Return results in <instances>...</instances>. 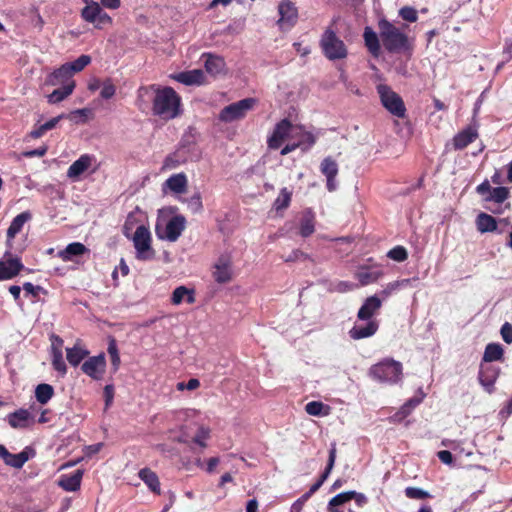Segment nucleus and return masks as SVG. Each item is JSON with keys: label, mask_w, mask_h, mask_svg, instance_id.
Wrapping results in <instances>:
<instances>
[{"label": "nucleus", "mask_w": 512, "mask_h": 512, "mask_svg": "<svg viewBox=\"0 0 512 512\" xmlns=\"http://www.w3.org/2000/svg\"><path fill=\"white\" fill-rule=\"evenodd\" d=\"M378 30L384 49L390 54H411L413 45L408 35L387 19L378 21Z\"/></svg>", "instance_id": "1"}, {"label": "nucleus", "mask_w": 512, "mask_h": 512, "mask_svg": "<svg viewBox=\"0 0 512 512\" xmlns=\"http://www.w3.org/2000/svg\"><path fill=\"white\" fill-rule=\"evenodd\" d=\"M151 110L163 120H172L181 114V98L172 87L160 88Z\"/></svg>", "instance_id": "2"}, {"label": "nucleus", "mask_w": 512, "mask_h": 512, "mask_svg": "<svg viewBox=\"0 0 512 512\" xmlns=\"http://www.w3.org/2000/svg\"><path fill=\"white\" fill-rule=\"evenodd\" d=\"M368 375L379 383L393 385L402 379L403 366L393 358H384L369 368Z\"/></svg>", "instance_id": "3"}, {"label": "nucleus", "mask_w": 512, "mask_h": 512, "mask_svg": "<svg viewBox=\"0 0 512 512\" xmlns=\"http://www.w3.org/2000/svg\"><path fill=\"white\" fill-rule=\"evenodd\" d=\"M319 46L323 55L330 61L342 60L348 56V48L336 34L333 25L324 30L319 40Z\"/></svg>", "instance_id": "4"}, {"label": "nucleus", "mask_w": 512, "mask_h": 512, "mask_svg": "<svg viewBox=\"0 0 512 512\" xmlns=\"http://www.w3.org/2000/svg\"><path fill=\"white\" fill-rule=\"evenodd\" d=\"M376 89L380 97L381 104L389 113L398 118H404L406 116V107L399 94L393 91L391 87L386 84H379Z\"/></svg>", "instance_id": "5"}, {"label": "nucleus", "mask_w": 512, "mask_h": 512, "mask_svg": "<svg viewBox=\"0 0 512 512\" xmlns=\"http://www.w3.org/2000/svg\"><path fill=\"white\" fill-rule=\"evenodd\" d=\"M151 242L152 238L149 229L144 225L138 226L133 236L136 258L138 260L148 261L154 259L155 251L151 247Z\"/></svg>", "instance_id": "6"}, {"label": "nucleus", "mask_w": 512, "mask_h": 512, "mask_svg": "<svg viewBox=\"0 0 512 512\" xmlns=\"http://www.w3.org/2000/svg\"><path fill=\"white\" fill-rule=\"evenodd\" d=\"M257 103L255 98H245L225 106L219 114V119L223 122H233L243 119Z\"/></svg>", "instance_id": "7"}, {"label": "nucleus", "mask_w": 512, "mask_h": 512, "mask_svg": "<svg viewBox=\"0 0 512 512\" xmlns=\"http://www.w3.org/2000/svg\"><path fill=\"white\" fill-rule=\"evenodd\" d=\"M278 25L282 30L293 28L298 21V9L291 0H281L278 4Z\"/></svg>", "instance_id": "8"}, {"label": "nucleus", "mask_w": 512, "mask_h": 512, "mask_svg": "<svg viewBox=\"0 0 512 512\" xmlns=\"http://www.w3.org/2000/svg\"><path fill=\"white\" fill-rule=\"evenodd\" d=\"M294 138L293 125L288 119H283L275 125L267 144L270 149H278L286 139Z\"/></svg>", "instance_id": "9"}, {"label": "nucleus", "mask_w": 512, "mask_h": 512, "mask_svg": "<svg viewBox=\"0 0 512 512\" xmlns=\"http://www.w3.org/2000/svg\"><path fill=\"white\" fill-rule=\"evenodd\" d=\"M106 358L104 353L89 357L81 365V370L84 374L91 377L93 380L100 381L103 379L106 372Z\"/></svg>", "instance_id": "10"}, {"label": "nucleus", "mask_w": 512, "mask_h": 512, "mask_svg": "<svg viewBox=\"0 0 512 512\" xmlns=\"http://www.w3.org/2000/svg\"><path fill=\"white\" fill-rule=\"evenodd\" d=\"M214 280L218 284H226L233 279L232 262L228 256L222 255L214 264L212 273Z\"/></svg>", "instance_id": "11"}, {"label": "nucleus", "mask_w": 512, "mask_h": 512, "mask_svg": "<svg viewBox=\"0 0 512 512\" xmlns=\"http://www.w3.org/2000/svg\"><path fill=\"white\" fill-rule=\"evenodd\" d=\"M34 406L29 409L20 408L7 416V421L12 428L25 429L35 423L34 416L30 410H34Z\"/></svg>", "instance_id": "12"}, {"label": "nucleus", "mask_w": 512, "mask_h": 512, "mask_svg": "<svg viewBox=\"0 0 512 512\" xmlns=\"http://www.w3.org/2000/svg\"><path fill=\"white\" fill-rule=\"evenodd\" d=\"M478 136V126L476 124L468 125L453 137V148L455 150H463L473 143Z\"/></svg>", "instance_id": "13"}, {"label": "nucleus", "mask_w": 512, "mask_h": 512, "mask_svg": "<svg viewBox=\"0 0 512 512\" xmlns=\"http://www.w3.org/2000/svg\"><path fill=\"white\" fill-rule=\"evenodd\" d=\"M186 227V219L183 215H175L169 219L165 227V235L161 236L157 230L160 238H166L170 242H175L181 236Z\"/></svg>", "instance_id": "14"}, {"label": "nucleus", "mask_w": 512, "mask_h": 512, "mask_svg": "<svg viewBox=\"0 0 512 512\" xmlns=\"http://www.w3.org/2000/svg\"><path fill=\"white\" fill-rule=\"evenodd\" d=\"M160 87L152 84L147 86H140L137 90L136 106L141 111H146L155 102L156 94Z\"/></svg>", "instance_id": "15"}, {"label": "nucleus", "mask_w": 512, "mask_h": 512, "mask_svg": "<svg viewBox=\"0 0 512 512\" xmlns=\"http://www.w3.org/2000/svg\"><path fill=\"white\" fill-rule=\"evenodd\" d=\"M320 171L326 177L328 191H334L336 189L335 178L339 171L337 162L331 156L325 157L320 164Z\"/></svg>", "instance_id": "16"}, {"label": "nucleus", "mask_w": 512, "mask_h": 512, "mask_svg": "<svg viewBox=\"0 0 512 512\" xmlns=\"http://www.w3.org/2000/svg\"><path fill=\"white\" fill-rule=\"evenodd\" d=\"M23 269L24 265L19 257L9 258L5 261L0 260V281L13 279Z\"/></svg>", "instance_id": "17"}, {"label": "nucleus", "mask_w": 512, "mask_h": 512, "mask_svg": "<svg viewBox=\"0 0 512 512\" xmlns=\"http://www.w3.org/2000/svg\"><path fill=\"white\" fill-rule=\"evenodd\" d=\"M382 301L377 295L365 299L357 313V318L362 321H370L372 317L380 310Z\"/></svg>", "instance_id": "18"}, {"label": "nucleus", "mask_w": 512, "mask_h": 512, "mask_svg": "<svg viewBox=\"0 0 512 512\" xmlns=\"http://www.w3.org/2000/svg\"><path fill=\"white\" fill-rule=\"evenodd\" d=\"M95 157L90 154L81 155L76 161H74L67 170V176L70 179H78L84 172H86L93 162Z\"/></svg>", "instance_id": "19"}, {"label": "nucleus", "mask_w": 512, "mask_h": 512, "mask_svg": "<svg viewBox=\"0 0 512 512\" xmlns=\"http://www.w3.org/2000/svg\"><path fill=\"white\" fill-rule=\"evenodd\" d=\"M363 39L368 52L374 58H378L381 54L382 44L380 34L378 35L371 27L367 26L364 28Z\"/></svg>", "instance_id": "20"}, {"label": "nucleus", "mask_w": 512, "mask_h": 512, "mask_svg": "<svg viewBox=\"0 0 512 512\" xmlns=\"http://www.w3.org/2000/svg\"><path fill=\"white\" fill-rule=\"evenodd\" d=\"M84 471L77 469L72 474H64L58 481L59 487L68 492H76L81 487Z\"/></svg>", "instance_id": "21"}, {"label": "nucleus", "mask_w": 512, "mask_h": 512, "mask_svg": "<svg viewBox=\"0 0 512 512\" xmlns=\"http://www.w3.org/2000/svg\"><path fill=\"white\" fill-rule=\"evenodd\" d=\"M379 328L376 320H370L366 325H354L349 331V335L354 340H360L373 336Z\"/></svg>", "instance_id": "22"}, {"label": "nucleus", "mask_w": 512, "mask_h": 512, "mask_svg": "<svg viewBox=\"0 0 512 512\" xmlns=\"http://www.w3.org/2000/svg\"><path fill=\"white\" fill-rule=\"evenodd\" d=\"M497 377L498 370L496 368L492 366L485 367L481 365L478 379L480 384L485 388L487 392L491 393L493 391Z\"/></svg>", "instance_id": "23"}, {"label": "nucleus", "mask_w": 512, "mask_h": 512, "mask_svg": "<svg viewBox=\"0 0 512 512\" xmlns=\"http://www.w3.org/2000/svg\"><path fill=\"white\" fill-rule=\"evenodd\" d=\"M72 73L69 70L68 65L65 63L61 65L59 68L55 69L51 74L48 75L46 82L49 85L57 86V85H65L72 79Z\"/></svg>", "instance_id": "24"}, {"label": "nucleus", "mask_w": 512, "mask_h": 512, "mask_svg": "<svg viewBox=\"0 0 512 512\" xmlns=\"http://www.w3.org/2000/svg\"><path fill=\"white\" fill-rule=\"evenodd\" d=\"M202 58L205 59V70L213 76L220 74L225 68V61L221 56L212 53H203Z\"/></svg>", "instance_id": "25"}, {"label": "nucleus", "mask_w": 512, "mask_h": 512, "mask_svg": "<svg viewBox=\"0 0 512 512\" xmlns=\"http://www.w3.org/2000/svg\"><path fill=\"white\" fill-rule=\"evenodd\" d=\"M164 186L174 193L183 194L188 187L187 176L183 172L173 174L165 181Z\"/></svg>", "instance_id": "26"}, {"label": "nucleus", "mask_w": 512, "mask_h": 512, "mask_svg": "<svg viewBox=\"0 0 512 512\" xmlns=\"http://www.w3.org/2000/svg\"><path fill=\"white\" fill-rule=\"evenodd\" d=\"M315 222V214L311 209L303 211L299 224V233L303 238H307L315 232Z\"/></svg>", "instance_id": "27"}, {"label": "nucleus", "mask_w": 512, "mask_h": 512, "mask_svg": "<svg viewBox=\"0 0 512 512\" xmlns=\"http://www.w3.org/2000/svg\"><path fill=\"white\" fill-rule=\"evenodd\" d=\"M335 459H336V447H335V445H332V448L329 451L328 463H327V466H326L324 472L321 474L320 478L313 485H311V487L308 490V492L311 495L316 493L320 489V487L323 485V483L326 481L329 474L331 473V470L334 467Z\"/></svg>", "instance_id": "28"}, {"label": "nucleus", "mask_w": 512, "mask_h": 512, "mask_svg": "<svg viewBox=\"0 0 512 512\" xmlns=\"http://www.w3.org/2000/svg\"><path fill=\"white\" fill-rule=\"evenodd\" d=\"M175 79L185 85H201L205 82V74L200 69H194L177 74Z\"/></svg>", "instance_id": "29"}, {"label": "nucleus", "mask_w": 512, "mask_h": 512, "mask_svg": "<svg viewBox=\"0 0 512 512\" xmlns=\"http://www.w3.org/2000/svg\"><path fill=\"white\" fill-rule=\"evenodd\" d=\"M477 230L480 233L495 232L498 228L496 219L485 212H480L475 220Z\"/></svg>", "instance_id": "30"}, {"label": "nucleus", "mask_w": 512, "mask_h": 512, "mask_svg": "<svg viewBox=\"0 0 512 512\" xmlns=\"http://www.w3.org/2000/svg\"><path fill=\"white\" fill-rule=\"evenodd\" d=\"M184 300L188 304L195 303V290L187 288L186 286H178L172 293L171 303L173 305H180Z\"/></svg>", "instance_id": "31"}, {"label": "nucleus", "mask_w": 512, "mask_h": 512, "mask_svg": "<svg viewBox=\"0 0 512 512\" xmlns=\"http://www.w3.org/2000/svg\"><path fill=\"white\" fill-rule=\"evenodd\" d=\"M138 476L152 492L160 495V481L154 471H152L150 468H143L139 471Z\"/></svg>", "instance_id": "32"}, {"label": "nucleus", "mask_w": 512, "mask_h": 512, "mask_svg": "<svg viewBox=\"0 0 512 512\" xmlns=\"http://www.w3.org/2000/svg\"><path fill=\"white\" fill-rule=\"evenodd\" d=\"M383 276L381 270H370L367 267H360L355 277L362 286L377 282Z\"/></svg>", "instance_id": "33"}, {"label": "nucleus", "mask_w": 512, "mask_h": 512, "mask_svg": "<svg viewBox=\"0 0 512 512\" xmlns=\"http://www.w3.org/2000/svg\"><path fill=\"white\" fill-rule=\"evenodd\" d=\"M89 252V249L80 242H72L66 248L59 252V257L63 261H71L74 256H80Z\"/></svg>", "instance_id": "34"}, {"label": "nucleus", "mask_w": 512, "mask_h": 512, "mask_svg": "<svg viewBox=\"0 0 512 512\" xmlns=\"http://www.w3.org/2000/svg\"><path fill=\"white\" fill-rule=\"evenodd\" d=\"M75 81L71 80L60 88L55 89L48 95V102L51 104L59 103L71 95L75 89Z\"/></svg>", "instance_id": "35"}, {"label": "nucleus", "mask_w": 512, "mask_h": 512, "mask_svg": "<svg viewBox=\"0 0 512 512\" xmlns=\"http://www.w3.org/2000/svg\"><path fill=\"white\" fill-rule=\"evenodd\" d=\"M31 219V213L28 211L18 214L7 229V238L13 239L23 228L24 224Z\"/></svg>", "instance_id": "36"}, {"label": "nucleus", "mask_w": 512, "mask_h": 512, "mask_svg": "<svg viewBox=\"0 0 512 512\" xmlns=\"http://www.w3.org/2000/svg\"><path fill=\"white\" fill-rule=\"evenodd\" d=\"M54 396V388L50 384L41 383L35 388L36 400L42 404H47Z\"/></svg>", "instance_id": "37"}, {"label": "nucleus", "mask_w": 512, "mask_h": 512, "mask_svg": "<svg viewBox=\"0 0 512 512\" xmlns=\"http://www.w3.org/2000/svg\"><path fill=\"white\" fill-rule=\"evenodd\" d=\"M503 348L498 343H489L485 347L484 355H483V361L484 362H493L501 360L503 357Z\"/></svg>", "instance_id": "38"}, {"label": "nucleus", "mask_w": 512, "mask_h": 512, "mask_svg": "<svg viewBox=\"0 0 512 512\" xmlns=\"http://www.w3.org/2000/svg\"><path fill=\"white\" fill-rule=\"evenodd\" d=\"M100 9L101 7L97 2H87V5L81 10V17L88 23H96Z\"/></svg>", "instance_id": "39"}, {"label": "nucleus", "mask_w": 512, "mask_h": 512, "mask_svg": "<svg viewBox=\"0 0 512 512\" xmlns=\"http://www.w3.org/2000/svg\"><path fill=\"white\" fill-rule=\"evenodd\" d=\"M88 354L87 350L78 346L66 349V358L72 366H78Z\"/></svg>", "instance_id": "40"}, {"label": "nucleus", "mask_w": 512, "mask_h": 512, "mask_svg": "<svg viewBox=\"0 0 512 512\" xmlns=\"http://www.w3.org/2000/svg\"><path fill=\"white\" fill-rule=\"evenodd\" d=\"M185 162H186V157L183 156L180 151H176V152L166 156L161 170L166 171V170L175 169L178 166H180L181 164H184Z\"/></svg>", "instance_id": "41"}, {"label": "nucleus", "mask_w": 512, "mask_h": 512, "mask_svg": "<svg viewBox=\"0 0 512 512\" xmlns=\"http://www.w3.org/2000/svg\"><path fill=\"white\" fill-rule=\"evenodd\" d=\"M294 138H298V141L295 143L299 144V148H301L303 152L310 150L316 143V137L311 132L307 131L294 133Z\"/></svg>", "instance_id": "42"}, {"label": "nucleus", "mask_w": 512, "mask_h": 512, "mask_svg": "<svg viewBox=\"0 0 512 512\" xmlns=\"http://www.w3.org/2000/svg\"><path fill=\"white\" fill-rule=\"evenodd\" d=\"M292 199V191L284 187L280 190L278 197L275 199L273 207L278 211L285 210L289 207Z\"/></svg>", "instance_id": "43"}, {"label": "nucleus", "mask_w": 512, "mask_h": 512, "mask_svg": "<svg viewBox=\"0 0 512 512\" xmlns=\"http://www.w3.org/2000/svg\"><path fill=\"white\" fill-rule=\"evenodd\" d=\"M510 196L509 188L507 187H496L492 188L489 195H487L484 200L485 201H493L498 204H502L505 200H507Z\"/></svg>", "instance_id": "44"}, {"label": "nucleus", "mask_w": 512, "mask_h": 512, "mask_svg": "<svg viewBox=\"0 0 512 512\" xmlns=\"http://www.w3.org/2000/svg\"><path fill=\"white\" fill-rule=\"evenodd\" d=\"M28 459H29V455L24 450L18 454L9 453V455L4 463L13 468L20 469L24 466V464L28 461Z\"/></svg>", "instance_id": "45"}, {"label": "nucleus", "mask_w": 512, "mask_h": 512, "mask_svg": "<svg viewBox=\"0 0 512 512\" xmlns=\"http://www.w3.org/2000/svg\"><path fill=\"white\" fill-rule=\"evenodd\" d=\"M329 406L323 404L320 401H311L306 404L305 411L307 414L311 416H322L327 415L329 411Z\"/></svg>", "instance_id": "46"}, {"label": "nucleus", "mask_w": 512, "mask_h": 512, "mask_svg": "<svg viewBox=\"0 0 512 512\" xmlns=\"http://www.w3.org/2000/svg\"><path fill=\"white\" fill-rule=\"evenodd\" d=\"M107 352L110 356L112 369L114 372H116L119 369L121 360L119 355V350L117 347V342L114 338H111L108 343Z\"/></svg>", "instance_id": "47"}, {"label": "nucleus", "mask_w": 512, "mask_h": 512, "mask_svg": "<svg viewBox=\"0 0 512 512\" xmlns=\"http://www.w3.org/2000/svg\"><path fill=\"white\" fill-rule=\"evenodd\" d=\"M91 63V57L89 55H81L76 60L72 62H67L66 64L69 67L72 75L74 73L81 72L86 66Z\"/></svg>", "instance_id": "48"}, {"label": "nucleus", "mask_w": 512, "mask_h": 512, "mask_svg": "<svg viewBox=\"0 0 512 512\" xmlns=\"http://www.w3.org/2000/svg\"><path fill=\"white\" fill-rule=\"evenodd\" d=\"M52 366L62 376H64L66 374L67 367L64 362L61 350H58V349L53 350Z\"/></svg>", "instance_id": "49"}, {"label": "nucleus", "mask_w": 512, "mask_h": 512, "mask_svg": "<svg viewBox=\"0 0 512 512\" xmlns=\"http://www.w3.org/2000/svg\"><path fill=\"white\" fill-rule=\"evenodd\" d=\"M101 88L100 96L102 99L109 100L116 93V86L111 78L104 79Z\"/></svg>", "instance_id": "50"}, {"label": "nucleus", "mask_w": 512, "mask_h": 512, "mask_svg": "<svg viewBox=\"0 0 512 512\" xmlns=\"http://www.w3.org/2000/svg\"><path fill=\"white\" fill-rule=\"evenodd\" d=\"M387 257L397 262H404L408 258V252L405 247L398 245L388 251Z\"/></svg>", "instance_id": "51"}, {"label": "nucleus", "mask_w": 512, "mask_h": 512, "mask_svg": "<svg viewBox=\"0 0 512 512\" xmlns=\"http://www.w3.org/2000/svg\"><path fill=\"white\" fill-rule=\"evenodd\" d=\"M405 496L409 499H427L431 498L429 492L418 488V487H407L405 488Z\"/></svg>", "instance_id": "52"}, {"label": "nucleus", "mask_w": 512, "mask_h": 512, "mask_svg": "<svg viewBox=\"0 0 512 512\" xmlns=\"http://www.w3.org/2000/svg\"><path fill=\"white\" fill-rule=\"evenodd\" d=\"M210 437V429L205 426H200L196 435L193 437V442L202 448L207 446L206 440Z\"/></svg>", "instance_id": "53"}, {"label": "nucleus", "mask_w": 512, "mask_h": 512, "mask_svg": "<svg viewBox=\"0 0 512 512\" xmlns=\"http://www.w3.org/2000/svg\"><path fill=\"white\" fill-rule=\"evenodd\" d=\"M399 16L408 22H416L418 19L417 10L411 6H404L399 10Z\"/></svg>", "instance_id": "54"}, {"label": "nucleus", "mask_w": 512, "mask_h": 512, "mask_svg": "<svg viewBox=\"0 0 512 512\" xmlns=\"http://www.w3.org/2000/svg\"><path fill=\"white\" fill-rule=\"evenodd\" d=\"M352 496H353L352 491L339 493L329 501V505L330 506H340V505L352 500Z\"/></svg>", "instance_id": "55"}, {"label": "nucleus", "mask_w": 512, "mask_h": 512, "mask_svg": "<svg viewBox=\"0 0 512 512\" xmlns=\"http://www.w3.org/2000/svg\"><path fill=\"white\" fill-rule=\"evenodd\" d=\"M411 413L412 412L403 404L397 412L389 417V421L392 423H401Z\"/></svg>", "instance_id": "56"}, {"label": "nucleus", "mask_w": 512, "mask_h": 512, "mask_svg": "<svg viewBox=\"0 0 512 512\" xmlns=\"http://www.w3.org/2000/svg\"><path fill=\"white\" fill-rule=\"evenodd\" d=\"M310 256L301 251L300 249L293 250L286 258H284L285 262H296V261H306L309 260Z\"/></svg>", "instance_id": "57"}, {"label": "nucleus", "mask_w": 512, "mask_h": 512, "mask_svg": "<svg viewBox=\"0 0 512 512\" xmlns=\"http://www.w3.org/2000/svg\"><path fill=\"white\" fill-rule=\"evenodd\" d=\"M189 206L194 213L200 212L203 209L202 198L200 193H195L189 199Z\"/></svg>", "instance_id": "58"}, {"label": "nucleus", "mask_w": 512, "mask_h": 512, "mask_svg": "<svg viewBox=\"0 0 512 512\" xmlns=\"http://www.w3.org/2000/svg\"><path fill=\"white\" fill-rule=\"evenodd\" d=\"M500 334L504 342L507 344L512 343V324L509 322H505L500 329Z\"/></svg>", "instance_id": "59"}, {"label": "nucleus", "mask_w": 512, "mask_h": 512, "mask_svg": "<svg viewBox=\"0 0 512 512\" xmlns=\"http://www.w3.org/2000/svg\"><path fill=\"white\" fill-rule=\"evenodd\" d=\"M200 387V381L196 378H191L188 380L187 383L185 382H179L177 384V390L183 391L185 389L187 390H195Z\"/></svg>", "instance_id": "60"}, {"label": "nucleus", "mask_w": 512, "mask_h": 512, "mask_svg": "<svg viewBox=\"0 0 512 512\" xmlns=\"http://www.w3.org/2000/svg\"><path fill=\"white\" fill-rule=\"evenodd\" d=\"M23 290L26 295H31L32 297L37 298L39 293L43 291V288L41 286H35L31 282H25L23 284Z\"/></svg>", "instance_id": "61"}, {"label": "nucleus", "mask_w": 512, "mask_h": 512, "mask_svg": "<svg viewBox=\"0 0 512 512\" xmlns=\"http://www.w3.org/2000/svg\"><path fill=\"white\" fill-rule=\"evenodd\" d=\"M47 146L43 145L33 150L23 152V156L26 158L43 157L47 153Z\"/></svg>", "instance_id": "62"}, {"label": "nucleus", "mask_w": 512, "mask_h": 512, "mask_svg": "<svg viewBox=\"0 0 512 512\" xmlns=\"http://www.w3.org/2000/svg\"><path fill=\"white\" fill-rule=\"evenodd\" d=\"M94 24L96 28L101 29L103 25L112 24V18L101 8L100 14L97 16L96 23Z\"/></svg>", "instance_id": "63"}, {"label": "nucleus", "mask_w": 512, "mask_h": 512, "mask_svg": "<svg viewBox=\"0 0 512 512\" xmlns=\"http://www.w3.org/2000/svg\"><path fill=\"white\" fill-rule=\"evenodd\" d=\"M437 457L444 464H447V465H452L453 464L452 453L450 451H448V450L438 451L437 452Z\"/></svg>", "instance_id": "64"}]
</instances>
